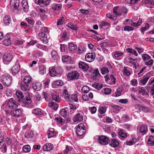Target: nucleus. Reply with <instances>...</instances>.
<instances>
[{"mask_svg": "<svg viewBox=\"0 0 154 154\" xmlns=\"http://www.w3.org/2000/svg\"><path fill=\"white\" fill-rule=\"evenodd\" d=\"M19 0H11L10 1L11 7L14 10V11L15 13H17L21 11V10L19 7Z\"/></svg>", "mask_w": 154, "mask_h": 154, "instance_id": "nucleus-1", "label": "nucleus"}, {"mask_svg": "<svg viewBox=\"0 0 154 154\" xmlns=\"http://www.w3.org/2000/svg\"><path fill=\"white\" fill-rule=\"evenodd\" d=\"M21 75L23 78V82L30 85V83L32 82V78L29 75L27 71L25 70L22 71Z\"/></svg>", "mask_w": 154, "mask_h": 154, "instance_id": "nucleus-2", "label": "nucleus"}, {"mask_svg": "<svg viewBox=\"0 0 154 154\" xmlns=\"http://www.w3.org/2000/svg\"><path fill=\"white\" fill-rule=\"evenodd\" d=\"M141 57L143 60L145 62V64L146 66H151L153 63V60L151 59V57L146 54L142 55Z\"/></svg>", "mask_w": 154, "mask_h": 154, "instance_id": "nucleus-3", "label": "nucleus"}, {"mask_svg": "<svg viewBox=\"0 0 154 154\" xmlns=\"http://www.w3.org/2000/svg\"><path fill=\"white\" fill-rule=\"evenodd\" d=\"M85 126L83 124L80 123L77 126L76 129V133L78 136H83L85 134Z\"/></svg>", "mask_w": 154, "mask_h": 154, "instance_id": "nucleus-4", "label": "nucleus"}, {"mask_svg": "<svg viewBox=\"0 0 154 154\" xmlns=\"http://www.w3.org/2000/svg\"><path fill=\"white\" fill-rule=\"evenodd\" d=\"M98 142L101 145H106L109 143V140L108 137L104 135H100L98 139Z\"/></svg>", "mask_w": 154, "mask_h": 154, "instance_id": "nucleus-5", "label": "nucleus"}, {"mask_svg": "<svg viewBox=\"0 0 154 154\" xmlns=\"http://www.w3.org/2000/svg\"><path fill=\"white\" fill-rule=\"evenodd\" d=\"M2 80L4 85L8 86L11 84L12 78L9 76H3L2 77Z\"/></svg>", "mask_w": 154, "mask_h": 154, "instance_id": "nucleus-6", "label": "nucleus"}, {"mask_svg": "<svg viewBox=\"0 0 154 154\" xmlns=\"http://www.w3.org/2000/svg\"><path fill=\"white\" fill-rule=\"evenodd\" d=\"M79 76V73L76 71H74L68 73L67 77L70 80L77 79Z\"/></svg>", "mask_w": 154, "mask_h": 154, "instance_id": "nucleus-7", "label": "nucleus"}, {"mask_svg": "<svg viewBox=\"0 0 154 154\" xmlns=\"http://www.w3.org/2000/svg\"><path fill=\"white\" fill-rule=\"evenodd\" d=\"M134 106L136 108L140 110H141L145 113L149 112L150 111V109L149 108L141 105L140 104H136Z\"/></svg>", "mask_w": 154, "mask_h": 154, "instance_id": "nucleus-8", "label": "nucleus"}, {"mask_svg": "<svg viewBox=\"0 0 154 154\" xmlns=\"http://www.w3.org/2000/svg\"><path fill=\"white\" fill-rule=\"evenodd\" d=\"M12 116L15 118L21 117L22 114V111L20 109H17L11 111Z\"/></svg>", "mask_w": 154, "mask_h": 154, "instance_id": "nucleus-9", "label": "nucleus"}, {"mask_svg": "<svg viewBox=\"0 0 154 154\" xmlns=\"http://www.w3.org/2000/svg\"><path fill=\"white\" fill-rule=\"evenodd\" d=\"M20 70V66L18 63H16L11 69L12 73L13 75H17Z\"/></svg>", "mask_w": 154, "mask_h": 154, "instance_id": "nucleus-10", "label": "nucleus"}, {"mask_svg": "<svg viewBox=\"0 0 154 154\" xmlns=\"http://www.w3.org/2000/svg\"><path fill=\"white\" fill-rule=\"evenodd\" d=\"M7 105L10 109H13L14 108H17L18 105L14 100V99L13 98H11L8 101Z\"/></svg>", "mask_w": 154, "mask_h": 154, "instance_id": "nucleus-11", "label": "nucleus"}, {"mask_svg": "<svg viewBox=\"0 0 154 154\" xmlns=\"http://www.w3.org/2000/svg\"><path fill=\"white\" fill-rule=\"evenodd\" d=\"M4 62L6 63L11 61L12 59V54L9 53H6L3 55Z\"/></svg>", "mask_w": 154, "mask_h": 154, "instance_id": "nucleus-12", "label": "nucleus"}, {"mask_svg": "<svg viewBox=\"0 0 154 154\" xmlns=\"http://www.w3.org/2000/svg\"><path fill=\"white\" fill-rule=\"evenodd\" d=\"M95 57L94 53H89L86 55L85 59L86 61L91 62L94 60Z\"/></svg>", "mask_w": 154, "mask_h": 154, "instance_id": "nucleus-13", "label": "nucleus"}, {"mask_svg": "<svg viewBox=\"0 0 154 154\" xmlns=\"http://www.w3.org/2000/svg\"><path fill=\"white\" fill-rule=\"evenodd\" d=\"M42 42L44 44L47 43L48 42L46 34L45 32H40L38 35Z\"/></svg>", "mask_w": 154, "mask_h": 154, "instance_id": "nucleus-14", "label": "nucleus"}, {"mask_svg": "<svg viewBox=\"0 0 154 154\" xmlns=\"http://www.w3.org/2000/svg\"><path fill=\"white\" fill-rule=\"evenodd\" d=\"M2 149V151L4 153L7 152V146L5 144L4 139L2 137L0 138V149Z\"/></svg>", "mask_w": 154, "mask_h": 154, "instance_id": "nucleus-15", "label": "nucleus"}, {"mask_svg": "<svg viewBox=\"0 0 154 154\" xmlns=\"http://www.w3.org/2000/svg\"><path fill=\"white\" fill-rule=\"evenodd\" d=\"M27 93L28 96H26L25 98L23 99V100H22L21 102L26 106H28L32 102L31 100L30 97L29 96V92L27 91Z\"/></svg>", "mask_w": 154, "mask_h": 154, "instance_id": "nucleus-16", "label": "nucleus"}, {"mask_svg": "<svg viewBox=\"0 0 154 154\" xmlns=\"http://www.w3.org/2000/svg\"><path fill=\"white\" fill-rule=\"evenodd\" d=\"M11 37L8 34H6L3 41V44L6 46H8L11 44Z\"/></svg>", "mask_w": 154, "mask_h": 154, "instance_id": "nucleus-17", "label": "nucleus"}, {"mask_svg": "<svg viewBox=\"0 0 154 154\" xmlns=\"http://www.w3.org/2000/svg\"><path fill=\"white\" fill-rule=\"evenodd\" d=\"M83 120V116L82 114L77 113L75 116L73 121L74 122H80Z\"/></svg>", "mask_w": 154, "mask_h": 154, "instance_id": "nucleus-18", "label": "nucleus"}, {"mask_svg": "<svg viewBox=\"0 0 154 154\" xmlns=\"http://www.w3.org/2000/svg\"><path fill=\"white\" fill-rule=\"evenodd\" d=\"M16 95L18 99V101L20 102H21L24 98L22 92L20 90H17L16 91Z\"/></svg>", "mask_w": 154, "mask_h": 154, "instance_id": "nucleus-19", "label": "nucleus"}, {"mask_svg": "<svg viewBox=\"0 0 154 154\" xmlns=\"http://www.w3.org/2000/svg\"><path fill=\"white\" fill-rule=\"evenodd\" d=\"M54 93L51 92L52 93L51 94V100H54L56 102H60V99L59 98V96L55 91H53Z\"/></svg>", "mask_w": 154, "mask_h": 154, "instance_id": "nucleus-20", "label": "nucleus"}, {"mask_svg": "<svg viewBox=\"0 0 154 154\" xmlns=\"http://www.w3.org/2000/svg\"><path fill=\"white\" fill-rule=\"evenodd\" d=\"M32 87L34 90L36 91H39L42 87L41 84L39 82H36L33 83Z\"/></svg>", "mask_w": 154, "mask_h": 154, "instance_id": "nucleus-21", "label": "nucleus"}, {"mask_svg": "<svg viewBox=\"0 0 154 154\" xmlns=\"http://www.w3.org/2000/svg\"><path fill=\"white\" fill-rule=\"evenodd\" d=\"M62 61L66 64H69L72 63L71 57L68 56H64L62 57Z\"/></svg>", "mask_w": 154, "mask_h": 154, "instance_id": "nucleus-22", "label": "nucleus"}, {"mask_svg": "<svg viewBox=\"0 0 154 154\" xmlns=\"http://www.w3.org/2000/svg\"><path fill=\"white\" fill-rule=\"evenodd\" d=\"M123 73L127 77L129 76L132 74L131 69L128 67H124Z\"/></svg>", "mask_w": 154, "mask_h": 154, "instance_id": "nucleus-23", "label": "nucleus"}, {"mask_svg": "<svg viewBox=\"0 0 154 154\" xmlns=\"http://www.w3.org/2000/svg\"><path fill=\"white\" fill-rule=\"evenodd\" d=\"M79 67L85 71H87L89 68L88 64L83 62H80L79 63Z\"/></svg>", "mask_w": 154, "mask_h": 154, "instance_id": "nucleus-24", "label": "nucleus"}, {"mask_svg": "<svg viewBox=\"0 0 154 154\" xmlns=\"http://www.w3.org/2000/svg\"><path fill=\"white\" fill-rule=\"evenodd\" d=\"M22 7L24 11L27 12L28 11L29 6L26 0H23L21 2Z\"/></svg>", "mask_w": 154, "mask_h": 154, "instance_id": "nucleus-25", "label": "nucleus"}, {"mask_svg": "<svg viewBox=\"0 0 154 154\" xmlns=\"http://www.w3.org/2000/svg\"><path fill=\"white\" fill-rule=\"evenodd\" d=\"M53 145L50 143H47L43 146V150L45 151L51 150L53 148Z\"/></svg>", "mask_w": 154, "mask_h": 154, "instance_id": "nucleus-26", "label": "nucleus"}, {"mask_svg": "<svg viewBox=\"0 0 154 154\" xmlns=\"http://www.w3.org/2000/svg\"><path fill=\"white\" fill-rule=\"evenodd\" d=\"M110 106L112 108L113 112L115 113H118L120 110L121 107L117 105H114L113 104H111Z\"/></svg>", "mask_w": 154, "mask_h": 154, "instance_id": "nucleus-27", "label": "nucleus"}, {"mask_svg": "<svg viewBox=\"0 0 154 154\" xmlns=\"http://www.w3.org/2000/svg\"><path fill=\"white\" fill-rule=\"evenodd\" d=\"M138 92L140 94L143 96H149L148 93L145 90L144 88L143 87L140 88L138 90Z\"/></svg>", "mask_w": 154, "mask_h": 154, "instance_id": "nucleus-28", "label": "nucleus"}, {"mask_svg": "<svg viewBox=\"0 0 154 154\" xmlns=\"http://www.w3.org/2000/svg\"><path fill=\"white\" fill-rule=\"evenodd\" d=\"M21 89L23 91H28L30 90L29 85L23 82L21 84Z\"/></svg>", "mask_w": 154, "mask_h": 154, "instance_id": "nucleus-29", "label": "nucleus"}, {"mask_svg": "<svg viewBox=\"0 0 154 154\" xmlns=\"http://www.w3.org/2000/svg\"><path fill=\"white\" fill-rule=\"evenodd\" d=\"M119 145V142L115 139H112L111 140L109 145L114 148L117 147Z\"/></svg>", "mask_w": 154, "mask_h": 154, "instance_id": "nucleus-30", "label": "nucleus"}, {"mask_svg": "<svg viewBox=\"0 0 154 154\" xmlns=\"http://www.w3.org/2000/svg\"><path fill=\"white\" fill-rule=\"evenodd\" d=\"M61 5L54 3L52 5L51 9L53 10L59 11L61 9Z\"/></svg>", "mask_w": 154, "mask_h": 154, "instance_id": "nucleus-31", "label": "nucleus"}, {"mask_svg": "<svg viewBox=\"0 0 154 154\" xmlns=\"http://www.w3.org/2000/svg\"><path fill=\"white\" fill-rule=\"evenodd\" d=\"M3 21L6 25H9L11 23V22L10 17L8 15L5 16L3 18Z\"/></svg>", "mask_w": 154, "mask_h": 154, "instance_id": "nucleus-32", "label": "nucleus"}, {"mask_svg": "<svg viewBox=\"0 0 154 154\" xmlns=\"http://www.w3.org/2000/svg\"><path fill=\"white\" fill-rule=\"evenodd\" d=\"M60 39L62 41H67L68 40L69 38L66 31H64L60 34Z\"/></svg>", "mask_w": 154, "mask_h": 154, "instance_id": "nucleus-33", "label": "nucleus"}, {"mask_svg": "<svg viewBox=\"0 0 154 154\" xmlns=\"http://www.w3.org/2000/svg\"><path fill=\"white\" fill-rule=\"evenodd\" d=\"M49 74L52 77H54L56 75L57 73L54 67L52 66L49 68Z\"/></svg>", "mask_w": 154, "mask_h": 154, "instance_id": "nucleus-34", "label": "nucleus"}, {"mask_svg": "<svg viewBox=\"0 0 154 154\" xmlns=\"http://www.w3.org/2000/svg\"><path fill=\"white\" fill-rule=\"evenodd\" d=\"M68 48L70 51H74L77 49V46L72 43H69Z\"/></svg>", "mask_w": 154, "mask_h": 154, "instance_id": "nucleus-35", "label": "nucleus"}, {"mask_svg": "<svg viewBox=\"0 0 154 154\" xmlns=\"http://www.w3.org/2000/svg\"><path fill=\"white\" fill-rule=\"evenodd\" d=\"M147 131V128L146 126L142 125L140 128V131L142 135L146 134Z\"/></svg>", "mask_w": 154, "mask_h": 154, "instance_id": "nucleus-36", "label": "nucleus"}, {"mask_svg": "<svg viewBox=\"0 0 154 154\" xmlns=\"http://www.w3.org/2000/svg\"><path fill=\"white\" fill-rule=\"evenodd\" d=\"M63 95L64 96L65 99L66 101L69 102L70 101V97L68 95V92L66 89L64 90Z\"/></svg>", "mask_w": 154, "mask_h": 154, "instance_id": "nucleus-37", "label": "nucleus"}, {"mask_svg": "<svg viewBox=\"0 0 154 154\" xmlns=\"http://www.w3.org/2000/svg\"><path fill=\"white\" fill-rule=\"evenodd\" d=\"M137 142V139L134 137H132L131 140H127L126 141V144L130 146L134 144Z\"/></svg>", "mask_w": 154, "mask_h": 154, "instance_id": "nucleus-38", "label": "nucleus"}, {"mask_svg": "<svg viewBox=\"0 0 154 154\" xmlns=\"http://www.w3.org/2000/svg\"><path fill=\"white\" fill-rule=\"evenodd\" d=\"M48 106L52 108L55 110H57L58 107V105L53 102L49 103L48 104Z\"/></svg>", "mask_w": 154, "mask_h": 154, "instance_id": "nucleus-39", "label": "nucleus"}, {"mask_svg": "<svg viewBox=\"0 0 154 154\" xmlns=\"http://www.w3.org/2000/svg\"><path fill=\"white\" fill-rule=\"evenodd\" d=\"M124 53L120 51H117L114 52V56L115 58H118V59H120V57L122 56Z\"/></svg>", "mask_w": 154, "mask_h": 154, "instance_id": "nucleus-40", "label": "nucleus"}, {"mask_svg": "<svg viewBox=\"0 0 154 154\" xmlns=\"http://www.w3.org/2000/svg\"><path fill=\"white\" fill-rule=\"evenodd\" d=\"M67 108H65L64 109H61L60 112L59 114L60 116L64 117H66L67 114L66 109Z\"/></svg>", "mask_w": 154, "mask_h": 154, "instance_id": "nucleus-41", "label": "nucleus"}, {"mask_svg": "<svg viewBox=\"0 0 154 154\" xmlns=\"http://www.w3.org/2000/svg\"><path fill=\"white\" fill-rule=\"evenodd\" d=\"M113 12L116 15H120L121 14L122 11L119 7L118 6L114 7Z\"/></svg>", "mask_w": 154, "mask_h": 154, "instance_id": "nucleus-42", "label": "nucleus"}, {"mask_svg": "<svg viewBox=\"0 0 154 154\" xmlns=\"http://www.w3.org/2000/svg\"><path fill=\"white\" fill-rule=\"evenodd\" d=\"M143 78L140 80V85H145L149 79V77L148 76H143Z\"/></svg>", "mask_w": 154, "mask_h": 154, "instance_id": "nucleus-43", "label": "nucleus"}, {"mask_svg": "<svg viewBox=\"0 0 154 154\" xmlns=\"http://www.w3.org/2000/svg\"><path fill=\"white\" fill-rule=\"evenodd\" d=\"M33 131L32 130L28 131L25 134V137L28 139L33 137Z\"/></svg>", "mask_w": 154, "mask_h": 154, "instance_id": "nucleus-44", "label": "nucleus"}, {"mask_svg": "<svg viewBox=\"0 0 154 154\" xmlns=\"http://www.w3.org/2000/svg\"><path fill=\"white\" fill-rule=\"evenodd\" d=\"M118 134L120 137L122 138H125L127 136V134L123 130H120L118 132Z\"/></svg>", "mask_w": 154, "mask_h": 154, "instance_id": "nucleus-45", "label": "nucleus"}, {"mask_svg": "<svg viewBox=\"0 0 154 154\" xmlns=\"http://www.w3.org/2000/svg\"><path fill=\"white\" fill-rule=\"evenodd\" d=\"M32 113L36 115H41L42 114L41 109L38 108H36L33 109L32 110Z\"/></svg>", "mask_w": 154, "mask_h": 154, "instance_id": "nucleus-46", "label": "nucleus"}, {"mask_svg": "<svg viewBox=\"0 0 154 154\" xmlns=\"http://www.w3.org/2000/svg\"><path fill=\"white\" fill-rule=\"evenodd\" d=\"M39 73L42 75H43L46 72V67L44 66H41L39 68Z\"/></svg>", "mask_w": 154, "mask_h": 154, "instance_id": "nucleus-47", "label": "nucleus"}, {"mask_svg": "<svg viewBox=\"0 0 154 154\" xmlns=\"http://www.w3.org/2000/svg\"><path fill=\"white\" fill-rule=\"evenodd\" d=\"M149 28V25L147 23L143 24V26L140 29V31L142 32L148 30Z\"/></svg>", "mask_w": 154, "mask_h": 154, "instance_id": "nucleus-48", "label": "nucleus"}, {"mask_svg": "<svg viewBox=\"0 0 154 154\" xmlns=\"http://www.w3.org/2000/svg\"><path fill=\"white\" fill-rule=\"evenodd\" d=\"M92 75L93 79H96V77L100 75V74L99 73V70L97 69L94 70V71L93 72Z\"/></svg>", "mask_w": 154, "mask_h": 154, "instance_id": "nucleus-49", "label": "nucleus"}, {"mask_svg": "<svg viewBox=\"0 0 154 154\" xmlns=\"http://www.w3.org/2000/svg\"><path fill=\"white\" fill-rule=\"evenodd\" d=\"M148 143L151 146L154 145V136L150 135L148 139Z\"/></svg>", "mask_w": 154, "mask_h": 154, "instance_id": "nucleus-50", "label": "nucleus"}, {"mask_svg": "<svg viewBox=\"0 0 154 154\" xmlns=\"http://www.w3.org/2000/svg\"><path fill=\"white\" fill-rule=\"evenodd\" d=\"M43 97L46 101L51 100V97L49 94L47 92H43Z\"/></svg>", "mask_w": 154, "mask_h": 154, "instance_id": "nucleus-51", "label": "nucleus"}, {"mask_svg": "<svg viewBox=\"0 0 154 154\" xmlns=\"http://www.w3.org/2000/svg\"><path fill=\"white\" fill-rule=\"evenodd\" d=\"M126 51L130 53H131L135 55L136 56H137L138 55V54L137 53L136 51L132 48H128L126 49Z\"/></svg>", "mask_w": 154, "mask_h": 154, "instance_id": "nucleus-52", "label": "nucleus"}, {"mask_svg": "<svg viewBox=\"0 0 154 154\" xmlns=\"http://www.w3.org/2000/svg\"><path fill=\"white\" fill-rule=\"evenodd\" d=\"M25 20L29 25L30 26L32 27L33 26L35 23V21L33 19H32L26 18Z\"/></svg>", "mask_w": 154, "mask_h": 154, "instance_id": "nucleus-53", "label": "nucleus"}, {"mask_svg": "<svg viewBox=\"0 0 154 154\" xmlns=\"http://www.w3.org/2000/svg\"><path fill=\"white\" fill-rule=\"evenodd\" d=\"M72 149L73 148L72 146L66 145V149L64 152V154H67L69 152L72 151Z\"/></svg>", "mask_w": 154, "mask_h": 154, "instance_id": "nucleus-54", "label": "nucleus"}, {"mask_svg": "<svg viewBox=\"0 0 154 154\" xmlns=\"http://www.w3.org/2000/svg\"><path fill=\"white\" fill-rule=\"evenodd\" d=\"M30 150L31 148L29 145H25L23 148V150L25 152H29L30 151Z\"/></svg>", "mask_w": 154, "mask_h": 154, "instance_id": "nucleus-55", "label": "nucleus"}, {"mask_svg": "<svg viewBox=\"0 0 154 154\" xmlns=\"http://www.w3.org/2000/svg\"><path fill=\"white\" fill-rule=\"evenodd\" d=\"M51 54L52 57L54 60L57 59L58 55L56 51H53L51 52Z\"/></svg>", "mask_w": 154, "mask_h": 154, "instance_id": "nucleus-56", "label": "nucleus"}, {"mask_svg": "<svg viewBox=\"0 0 154 154\" xmlns=\"http://www.w3.org/2000/svg\"><path fill=\"white\" fill-rule=\"evenodd\" d=\"M92 86L96 88L98 90H100L103 87L102 85L99 84L97 83H95L92 85Z\"/></svg>", "mask_w": 154, "mask_h": 154, "instance_id": "nucleus-57", "label": "nucleus"}, {"mask_svg": "<svg viewBox=\"0 0 154 154\" xmlns=\"http://www.w3.org/2000/svg\"><path fill=\"white\" fill-rule=\"evenodd\" d=\"M66 26L70 28L71 29L74 30H76L77 29L76 26L71 23H68L66 25Z\"/></svg>", "mask_w": 154, "mask_h": 154, "instance_id": "nucleus-58", "label": "nucleus"}, {"mask_svg": "<svg viewBox=\"0 0 154 154\" xmlns=\"http://www.w3.org/2000/svg\"><path fill=\"white\" fill-rule=\"evenodd\" d=\"M36 47L38 48L44 50L46 51L47 48L45 45L41 44H37L36 45Z\"/></svg>", "mask_w": 154, "mask_h": 154, "instance_id": "nucleus-59", "label": "nucleus"}, {"mask_svg": "<svg viewBox=\"0 0 154 154\" xmlns=\"http://www.w3.org/2000/svg\"><path fill=\"white\" fill-rule=\"evenodd\" d=\"M70 99L75 102H77L78 100V98L77 97V96L76 94H72L70 97ZM69 101L70 102H71L70 101Z\"/></svg>", "mask_w": 154, "mask_h": 154, "instance_id": "nucleus-60", "label": "nucleus"}, {"mask_svg": "<svg viewBox=\"0 0 154 154\" xmlns=\"http://www.w3.org/2000/svg\"><path fill=\"white\" fill-rule=\"evenodd\" d=\"M82 91L84 93H87L89 92V88L87 86H84L82 87Z\"/></svg>", "mask_w": 154, "mask_h": 154, "instance_id": "nucleus-61", "label": "nucleus"}, {"mask_svg": "<svg viewBox=\"0 0 154 154\" xmlns=\"http://www.w3.org/2000/svg\"><path fill=\"white\" fill-rule=\"evenodd\" d=\"M56 134V133L54 131L49 130L48 133V138H51L53 136H55Z\"/></svg>", "mask_w": 154, "mask_h": 154, "instance_id": "nucleus-62", "label": "nucleus"}, {"mask_svg": "<svg viewBox=\"0 0 154 154\" xmlns=\"http://www.w3.org/2000/svg\"><path fill=\"white\" fill-rule=\"evenodd\" d=\"M55 120L57 122L62 124H63L65 122L64 120L60 116L56 117L55 118Z\"/></svg>", "mask_w": 154, "mask_h": 154, "instance_id": "nucleus-63", "label": "nucleus"}, {"mask_svg": "<svg viewBox=\"0 0 154 154\" xmlns=\"http://www.w3.org/2000/svg\"><path fill=\"white\" fill-rule=\"evenodd\" d=\"M24 42L25 41L23 40H16L15 41L14 43L15 45H22Z\"/></svg>", "mask_w": 154, "mask_h": 154, "instance_id": "nucleus-64", "label": "nucleus"}]
</instances>
